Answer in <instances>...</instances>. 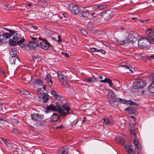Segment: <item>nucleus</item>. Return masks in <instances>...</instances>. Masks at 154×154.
Wrapping results in <instances>:
<instances>
[{
	"mask_svg": "<svg viewBox=\"0 0 154 154\" xmlns=\"http://www.w3.org/2000/svg\"><path fill=\"white\" fill-rule=\"evenodd\" d=\"M117 42L120 45H124L128 42V39L127 36H126L125 39H118L117 40Z\"/></svg>",
	"mask_w": 154,
	"mask_h": 154,
	"instance_id": "412c9836",
	"label": "nucleus"
},
{
	"mask_svg": "<svg viewBox=\"0 0 154 154\" xmlns=\"http://www.w3.org/2000/svg\"><path fill=\"white\" fill-rule=\"evenodd\" d=\"M58 107H56L53 104H51L50 105L46 107V109L47 111H49L50 110H51L52 111H58Z\"/></svg>",
	"mask_w": 154,
	"mask_h": 154,
	"instance_id": "6ab92c4d",
	"label": "nucleus"
},
{
	"mask_svg": "<svg viewBox=\"0 0 154 154\" xmlns=\"http://www.w3.org/2000/svg\"><path fill=\"white\" fill-rule=\"evenodd\" d=\"M85 81L87 82H95L97 81L96 78L94 75H93L91 77H89L85 79Z\"/></svg>",
	"mask_w": 154,
	"mask_h": 154,
	"instance_id": "aec40b11",
	"label": "nucleus"
},
{
	"mask_svg": "<svg viewBox=\"0 0 154 154\" xmlns=\"http://www.w3.org/2000/svg\"><path fill=\"white\" fill-rule=\"evenodd\" d=\"M106 7V5H101L97 7V8L99 9L100 10H101L104 9Z\"/></svg>",
	"mask_w": 154,
	"mask_h": 154,
	"instance_id": "58836bf2",
	"label": "nucleus"
},
{
	"mask_svg": "<svg viewBox=\"0 0 154 154\" xmlns=\"http://www.w3.org/2000/svg\"><path fill=\"white\" fill-rule=\"evenodd\" d=\"M51 94L54 96V98H55L58 95L57 93L54 90L51 91Z\"/></svg>",
	"mask_w": 154,
	"mask_h": 154,
	"instance_id": "a19ab883",
	"label": "nucleus"
},
{
	"mask_svg": "<svg viewBox=\"0 0 154 154\" xmlns=\"http://www.w3.org/2000/svg\"><path fill=\"white\" fill-rule=\"evenodd\" d=\"M146 34L147 38L152 42L154 41V32H153L152 30L151 29H147Z\"/></svg>",
	"mask_w": 154,
	"mask_h": 154,
	"instance_id": "9b49d317",
	"label": "nucleus"
},
{
	"mask_svg": "<svg viewBox=\"0 0 154 154\" xmlns=\"http://www.w3.org/2000/svg\"><path fill=\"white\" fill-rule=\"evenodd\" d=\"M0 120L1 121H5V120L2 118H0Z\"/></svg>",
	"mask_w": 154,
	"mask_h": 154,
	"instance_id": "4d7b16f0",
	"label": "nucleus"
},
{
	"mask_svg": "<svg viewBox=\"0 0 154 154\" xmlns=\"http://www.w3.org/2000/svg\"><path fill=\"white\" fill-rule=\"evenodd\" d=\"M17 57L15 56H12L10 59V62L11 64H14L17 60Z\"/></svg>",
	"mask_w": 154,
	"mask_h": 154,
	"instance_id": "2f4dec72",
	"label": "nucleus"
},
{
	"mask_svg": "<svg viewBox=\"0 0 154 154\" xmlns=\"http://www.w3.org/2000/svg\"><path fill=\"white\" fill-rule=\"evenodd\" d=\"M2 74L4 75H5V72L4 71H3L2 72Z\"/></svg>",
	"mask_w": 154,
	"mask_h": 154,
	"instance_id": "0e129e2a",
	"label": "nucleus"
},
{
	"mask_svg": "<svg viewBox=\"0 0 154 154\" xmlns=\"http://www.w3.org/2000/svg\"><path fill=\"white\" fill-rule=\"evenodd\" d=\"M12 131L13 132H15V133H18V130L14 128H13L12 129Z\"/></svg>",
	"mask_w": 154,
	"mask_h": 154,
	"instance_id": "a18cd8bd",
	"label": "nucleus"
},
{
	"mask_svg": "<svg viewBox=\"0 0 154 154\" xmlns=\"http://www.w3.org/2000/svg\"><path fill=\"white\" fill-rule=\"evenodd\" d=\"M11 32L13 38H10L9 40L10 45H19L24 42L25 39L23 38L20 39L21 38L20 35L17 33L16 31H13Z\"/></svg>",
	"mask_w": 154,
	"mask_h": 154,
	"instance_id": "f257e3e1",
	"label": "nucleus"
},
{
	"mask_svg": "<svg viewBox=\"0 0 154 154\" xmlns=\"http://www.w3.org/2000/svg\"><path fill=\"white\" fill-rule=\"evenodd\" d=\"M69 10L72 13L75 14L80 13V8L77 5L75 4H70L69 6Z\"/></svg>",
	"mask_w": 154,
	"mask_h": 154,
	"instance_id": "6e6552de",
	"label": "nucleus"
},
{
	"mask_svg": "<svg viewBox=\"0 0 154 154\" xmlns=\"http://www.w3.org/2000/svg\"><path fill=\"white\" fill-rule=\"evenodd\" d=\"M128 154H136L135 152L134 151L130 152H129Z\"/></svg>",
	"mask_w": 154,
	"mask_h": 154,
	"instance_id": "3c124183",
	"label": "nucleus"
},
{
	"mask_svg": "<svg viewBox=\"0 0 154 154\" xmlns=\"http://www.w3.org/2000/svg\"><path fill=\"white\" fill-rule=\"evenodd\" d=\"M131 133L133 135L132 139L134 143L135 148L139 150H142V147L141 144L139 142L138 140L137 137L136 136L135 133L134 129H131L130 131Z\"/></svg>",
	"mask_w": 154,
	"mask_h": 154,
	"instance_id": "39448f33",
	"label": "nucleus"
},
{
	"mask_svg": "<svg viewBox=\"0 0 154 154\" xmlns=\"http://www.w3.org/2000/svg\"><path fill=\"white\" fill-rule=\"evenodd\" d=\"M80 16L83 17H86L89 15V12L86 10L81 11L79 14Z\"/></svg>",
	"mask_w": 154,
	"mask_h": 154,
	"instance_id": "393cba45",
	"label": "nucleus"
},
{
	"mask_svg": "<svg viewBox=\"0 0 154 154\" xmlns=\"http://www.w3.org/2000/svg\"><path fill=\"white\" fill-rule=\"evenodd\" d=\"M79 121V119H76L74 121H73L72 123H71V125L72 127H73L75 126L76 125V124Z\"/></svg>",
	"mask_w": 154,
	"mask_h": 154,
	"instance_id": "ea45409f",
	"label": "nucleus"
},
{
	"mask_svg": "<svg viewBox=\"0 0 154 154\" xmlns=\"http://www.w3.org/2000/svg\"><path fill=\"white\" fill-rule=\"evenodd\" d=\"M109 101L114 107H117L119 103V98L113 93L112 91H109L108 93Z\"/></svg>",
	"mask_w": 154,
	"mask_h": 154,
	"instance_id": "f03ea898",
	"label": "nucleus"
},
{
	"mask_svg": "<svg viewBox=\"0 0 154 154\" xmlns=\"http://www.w3.org/2000/svg\"><path fill=\"white\" fill-rule=\"evenodd\" d=\"M60 118V116L56 113H54L51 118V120L53 122H56Z\"/></svg>",
	"mask_w": 154,
	"mask_h": 154,
	"instance_id": "5701e85b",
	"label": "nucleus"
},
{
	"mask_svg": "<svg viewBox=\"0 0 154 154\" xmlns=\"http://www.w3.org/2000/svg\"><path fill=\"white\" fill-rule=\"evenodd\" d=\"M151 43L148 38H141L138 41V45L142 48H144L150 46Z\"/></svg>",
	"mask_w": 154,
	"mask_h": 154,
	"instance_id": "423d86ee",
	"label": "nucleus"
},
{
	"mask_svg": "<svg viewBox=\"0 0 154 154\" xmlns=\"http://www.w3.org/2000/svg\"><path fill=\"white\" fill-rule=\"evenodd\" d=\"M98 52H101L103 54H105L106 53V51L104 50H103L102 49H99L98 50Z\"/></svg>",
	"mask_w": 154,
	"mask_h": 154,
	"instance_id": "37998d69",
	"label": "nucleus"
},
{
	"mask_svg": "<svg viewBox=\"0 0 154 154\" xmlns=\"http://www.w3.org/2000/svg\"><path fill=\"white\" fill-rule=\"evenodd\" d=\"M33 58L34 60H35L37 59V58L35 57H33Z\"/></svg>",
	"mask_w": 154,
	"mask_h": 154,
	"instance_id": "774afa93",
	"label": "nucleus"
},
{
	"mask_svg": "<svg viewBox=\"0 0 154 154\" xmlns=\"http://www.w3.org/2000/svg\"><path fill=\"white\" fill-rule=\"evenodd\" d=\"M103 123L104 125H112V120L107 117L104 118L103 119Z\"/></svg>",
	"mask_w": 154,
	"mask_h": 154,
	"instance_id": "a211bd4d",
	"label": "nucleus"
},
{
	"mask_svg": "<svg viewBox=\"0 0 154 154\" xmlns=\"http://www.w3.org/2000/svg\"><path fill=\"white\" fill-rule=\"evenodd\" d=\"M61 54L64 55L66 57H69V56L68 53H65L64 52H62Z\"/></svg>",
	"mask_w": 154,
	"mask_h": 154,
	"instance_id": "c03bdc74",
	"label": "nucleus"
},
{
	"mask_svg": "<svg viewBox=\"0 0 154 154\" xmlns=\"http://www.w3.org/2000/svg\"><path fill=\"white\" fill-rule=\"evenodd\" d=\"M98 50H99L95 48H91V51L93 52L95 51L98 52Z\"/></svg>",
	"mask_w": 154,
	"mask_h": 154,
	"instance_id": "79ce46f5",
	"label": "nucleus"
},
{
	"mask_svg": "<svg viewBox=\"0 0 154 154\" xmlns=\"http://www.w3.org/2000/svg\"><path fill=\"white\" fill-rule=\"evenodd\" d=\"M27 4L29 7L32 5V4H31L28 3Z\"/></svg>",
	"mask_w": 154,
	"mask_h": 154,
	"instance_id": "e2e57ef3",
	"label": "nucleus"
},
{
	"mask_svg": "<svg viewBox=\"0 0 154 154\" xmlns=\"http://www.w3.org/2000/svg\"><path fill=\"white\" fill-rule=\"evenodd\" d=\"M9 51L10 54L12 56H15L17 55L16 49L14 48L10 49Z\"/></svg>",
	"mask_w": 154,
	"mask_h": 154,
	"instance_id": "7c9ffc66",
	"label": "nucleus"
},
{
	"mask_svg": "<svg viewBox=\"0 0 154 154\" xmlns=\"http://www.w3.org/2000/svg\"><path fill=\"white\" fill-rule=\"evenodd\" d=\"M86 119L85 117L83 118V119L82 120V123H84V122H85L86 120Z\"/></svg>",
	"mask_w": 154,
	"mask_h": 154,
	"instance_id": "864d4df0",
	"label": "nucleus"
},
{
	"mask_svg": "<svg viewBox=\"0 0 154 154\" xmlns=\"http://www.w3.org/2000/svg\"><path fill=\"white\" fill-rule=\"evenodd\" d=\"M114 15V13L110 11H108L103 13L101 16L106 20L110 19Z\"/></svg>",
	"mask_w": 154,
	"mask_h": 154,
	"instance_id": "f8f14e48",
	"label": "nucleus"
},
{
	"mask_svg": "<svg viewBox=\"0 0 154 154\" xmlns=\"http://www.w3.org/2000/svg\"><path fill=\"white\" fill-rule=\"evenodd\" d=\"M35 85H42L43 82L40 79H36L34 82Z\"/></svg>",
	"mask_w": 154,
	"mask_h": 154,
	"instance_id": "c9c22d12",
	"label": "nucleus"
},
{
	"mask_svg": "<svg viewBox=\"0 0 154 154\" xmlns=\"http://www.w3.org/2000/svg\"><path fill=\"white\" fill-rule=\"evenodd\" d=\"M98 77L100 79H103V76L101 75H99L98 76Z\"/></svg>",
	"mask_w": 154,
	"mask_h": 154,
	"instance_id": "bf43d9fd",
	"label": "nucleus"
},
{
	"mask_svg": "<svg viewBox=\"0 0 154 154\" xmlns=\"http://www.w3.org/2000/svg\"><path fill=\"white\" fill-rule=\"evenodd\" d=\"M45 82L48 84L49 86L50 87L52 85L53 83L51 78L50 74L48 73L45 79Z\"/></svg>",
	"mask_w": 154,
	"mask_h": 154,
	"instance_id": "2eb2a0df",
	"label": "nucleus"
},
{
	"mask_svg": "<svg viewBox=\"0 0 154 154\" xmlns=\"http://www.w3.org/2000/svg\"><path fill=\"white\" fill-rule=\"evenodd\" d=\"M124 147L128 152V153L133 151V146L132 145H125Z\"/></svg>",
	"mask_w": 154,
	"mask_h": 154,
	"instance_id": "c85d7f7f",
	"label": "nucleus"
},
{
	"mask_svg": "<svg viewBox=\"0 0 154 154\" xmlns=\"http://www.w3.org/2000/svg\"><path fill=\"white\" fill-rule=\"evenodd\" d=\"M31 38L33 40H35L36 39V38H35V37H31Z\"/></svg>",
	"mask_w": 154,
	"mask_h": 154,
	"instance_id": "13d9d810",
	"label": "nucleus"
},
{
	"mask_svg": "<svg viewBox=\"0 0 154 154\" xmlns=\"http://www.w3.org/2000/svg\"><path fill=\"white\" fill-rule=\"evenodd\" d=\"M38 39L42 41V42L40 43L41 47L42 48L45 50H47L48 49L50 46H51L46 40H44L40 37H39Z\"/></svg>",
	"mask_w": 154,
	"mask_h": 154,
	"instance_id": "9d476101",
	"label": "nucleus"
},
{
	"mask_svg": "<svg viewBox=\"0 0 154 154\" xmlns=\"http://www.w3.org/2000/svg\"><path fill=\"white\" fill-rule=\"evenodd\" d=\"M49 96L47 94L44 93L42 97V100L44 103L47 102L48 100Z\"/></svg>",
	"mask_w": 154,
	"mask_h": 154,
	"instance_id": "473e14b6",
	"label": "nucleus"
},
{
	"mask_svg": "<svg viewBox=\"0 0 154 154\" xmlns=\"http://www.w3.org/2000/svg\"><path fill=\"white\" fill-rule=\"evenodd\" d=\"M57 75L59 79L63 81L66 80V77L60 71L57 72Z\"/></svg>",
	"mask_w": 154,
	"mask_h": 154,
	"instance_id": "4be33fe9",
	"label": "nucleus"
},
{
	"mask_svg": "<svg viewBox=\"0 0 154 154\" xmlns=\"http://www.w3.org/2000/svg\"><path fill=\"white\" fill-rule=\"evenodd\" d=\"M62 107L66 112H65L62 109L58 107V112L60 114L61 116H66L67 115L69 114V111L70 110L71 108L70 105L68 103H65L62 105Z\"/></svg>",
	"mask_w": 154,
	"mask_h": 154,
	"instance_id": "20e7f679",
	"label": "nucleus"
},
{
	"mask_svg": "<svg viewBox=\"0 0 154 154\" xmlns=\"http://www.w3.org/2000/svg\"><path fill=\"white\" fill-rule=\"evenodd\" d=\"M154 77V75L153 76ZM149 91L152 93H154V80L148 87Z\"/></svg>",
	"mask_w": 154,
	"mask_h": 154,
	"instance_id": "c756f323",
	"label": "nucleus"
},
{
	"mask_svg": "<svg viewBox=\"0 0 154 154\" xmlns=\"http://www.w3.org/2000/svg\"><path fill=\"white\" fill-rule=\"evenodd\" d=\"M120 66L126 68V69H129L130 72L133 73V70L131 69H130V65L129 64H127L125 62H123L121 63Z\"/></svg>",
	"mask_w": 154,
	"mask_h": 154,
	"instance_id": "bb28decb",
	"label": "nucleus"
},
{
	"mask_svg": "<svg viewBox=\"0 0 154 154\" xmlns=\"http://www.w3.org/2000/svg\"><path fill=\"white\" fill-rule=\"evenodd\" d=\"M131 117L133 118L134 120H135V119H136L134 116H131Z\"/></svg>",
	"mask_w": 154,
	"mask_h": 154,
	"instance_id": "69168bd1",
	"label": "nucleus"
},
{
	"mask_svg": "<svg viewBox=\"0 0 154 154\" xmlns=\"http://www.w3.org/2000/svg\"><path fill=\"white\" fill-rule=\"evenodd\" d=\"M149 20H145L141 21L142 22V23H147L148 22Z\"/></svg>",
	"mask_w": 154,
	"mask_h": 154,
	"instance_id": "8fccbe9b",
	"label": "nucleus"
},
{
	"mask_svg": "<svg viewBox=\"0 0 154 154\" xmlns=\"http://www.w3.org/2000/svg\"><path fill=\"white\" fill-rule=\"evenodd\" d=\"M21 94H24L26 95H28L30 94V93L28 91L24 90L21 91H20Z\"/></svg>",
	"mask_w": 154,
	"mask_h": 154,
	"instance_id": "4c0bfd02",
	"label": "nucleus"
},
{
	"mask_svg": "<svg viewBox=\"0 0 154 154\" xmlns=\"http://www.w3.org/2000/svg\"><path fill=\"white\" fill-rule=\"evenodd\" d=\"M100 81L102 83H108L110 87L112 86V81L109 78H105L104 79L100 80Z\"/></svg>",
	"mask_w": 154,
	"mask_h": 154,
	"instance_id": "b1692460",
	"label": "nucleus"
},
{
	"mask_svg": "<svg viewBox=\"0 0 154 154\" xmlns=\"http://www.w3.org/2000/svg\"><path fill=\"white\" fill-rule=\"evenodd\" d=\"M116 140L118 142L120 143L122 146H124L125 145V140L122 138L120 137H118L116 138Z\"/></svg>",
	"mask_w": 154,
	"mask_h": 154,
	"instance_id": "72a5a7b5",
	"label": "nucleus"
},
{
	"mask_svg": "<svg viewBox=\"0 0 154 154\" xmlns=\"http://www.w3.org/2000/svg\"><path fill=\"white\" fill-rule=\"evenodd\" d=\"M32 27L35 29H36L38 28L35 25L32 26Z\"/></svg>",
	"mask_w": 154,
	"mask_h": 154,
	"instance_id": "603ef678",
	"label": "nucleus"
},
{
	"mask_svg": "<svg viewBox=\"0 0 154 154\" xmlns=\"http://www.w3.org/2000/svg\"><path fill=\"white\" fill-rule=\"evenodd\" d=\"M57 100L60 101H63L65 100V98L63 96L58 94L55 98Z\"/></svg>",
	"mask_w": 154,
	"mask_h": 154,
	"instance_id": "e433bc0d",
	"label": "nucleus"
},
{
	"mask_svg": "<svg viewBox=\"0 0 154 154\" xmlns=\"http://www.w3.org/2000/svg\"><path fill=\"white\" fill-rule=\"evenodd\" d=\"M37 5L41 7L47 4V0H38L37 2Z\"/></svg>",
	"mask_w": 154,
	"mask_h": 154,
	"instance_id": "a878e982",
	"label": "nucleus"
},
{
	"mask_svg": "<svg viewBox=\"0 0 154 154\" xmlns=\"http://www.w3.org/2000/svg\"><path fill=\"white\" fill-rule=\"evenodd\" d=\"M66 86H65L66 88H68L69 87V84L66 82Z\"/></svg>",
	"mask_w": 154,
	"mask_h": 154,
	"instance_id": "5fc2aeb1",
	"label": "nucleus"
},
{
	"mask_svg": "<svg viewBox=\"0 0 154 154\" xmlns=\"http://www.w3.org/2000/svg\"><path fill=\"white\" fill-rule=\"evenodd\" d=\"M128 42H130L132 43L135 42L137 40L136 36L137 33L132 31H131L128 33Z\"/></svg>",
	"mask_w": 154,
	"mask_h": 154,
	"instance_id": "1a4fd4ad",
	"label": "nucleus"
},
{
	"mask_svg": "<svg viewBox=\"0 0 154 154\" xmlns=\"http://www.w3.org/2000/svg\"><path fill=\"white\" fill-rule=\"evenodd\" d=\"M117 124L122 129H124L126 127L125 120L124 119H122L120 121L118 122Z\"/></svg>",
	"mask_w": 154,
	"mask_h": 154,
	"instance_id": "dca6fc26",
	"label": "nucleus"
},
{
	"mask_svg": "<svg viewBox=\"0 0 154 154\" xmlns=\"http://www.w3.org/2000/svg\"><path fill=\"white\" fill-rule=\"evenodd\" d=\"M146 84V82L145 80L139 79L134 82V87L135 89H141L145 87Z\"/></svg>",
	"mask_w": 154,
	"mask_h": 154,
	"instance_id": "0eeeda50",
	"label": "nucleus"
},
{
	"mask_svg": "<svg viewBox=\"0 0 154 154\" xmlns=\"http://www.w3.org/2000/svg\"><path fill=\"white\" fill-rule=\"evenodd\" d=\"M5 122V121H1L0 122V123L2 124L4 123Z\"/></svg>",
	"mask_w": 154,
	"mask_h": 154,
	"instance_id": "680f3d73",
	"label": "nucleus"
},
{
	"mask_svg": "<svg viewBox=\"0 0 154 154\" xmlns=\"http://www.w3.org/2000/svg\"><path fill=\"white\" fill-rule=\"evenodd\" d=\"M2 140L5 143L8 147H11L13 146V145L11 143L8 142L7 140L3 137H1Z\"/></svg>",
	"mask_w": 154,
	"mask_h": 154,
	"instance_id": "f704fd0d",
	"label": "nucleus"
},
{
	"mask_svg": "<svg viewBox=\"0 0 154 154\" xmlns=\"http://www.w3.org/2000/svg\"><path fill=\"white\" fill-rule=\"evenodd\" d=\"M58 40L57 41V42H61V40H60V38H61V36L60 35H58Z\"/></svg>",
	"mask_w": 154,
	"mask_h": 154,
	"instance_id": "09e8293b",
	"label": "nucleus"
},
{
	"mask_svg": "<svg viewBox=\"0 0 154 154\" xmlns=\"http://www.w3.org/2000/svg\"><path fill=\"white\" fill-rule=\"evenodd\" d=\"M6 30L9 31L10 33L8 32L4 33L3 35H0V39H2V40L4 39H6L8 38L9 37L12 36L11 32L12 30H8V29Z\"/></svg>",
	"mask_w": 154,
	"mask_h": 154,
	"instance_id": "ddd939ff",
	"label": "nucleus"
},
{
	"mask_svg": "<svg viewBox=\"0 0 154 154\" xmlns=\"http://www.w3.org/2000/svg\"><path fill=\"white\" fill-rule=\"evenodd\" d=\"M37 45V43L34 41L29 42L28 44V46L30 48L33 49L35 48Z\"/></svg>",
	"mask_w": 154,
	"mask_h": 154,
	"instance_id": "cd10ccee",
	"label": "nucleus"
},
{
	"mask_svg": "<svg viewBox=\"0 0 154 154\" xmlns=\"http://www.w3.org/2000/svg\"><path fill=\"white\" fill-rule=\"evenodd\" d=\"M96 14V13H95V12H93L92 14H91V15H92V16L93 17H96V15H95Z\"/></svg>",
	"mask_w": 154,
	"mask_h": 154,
	"instance_id": "de8ad7c7",
	"label": "nucleus"
},
{
	"mask_svg": "<svg viewBox=\"0 0 154 154\" xmlns=\"http://www.w3.org/2000/svg\"><path fill=\"white\" fill-rule=\"evenodd\" d=\"M120 102L123 103H126L127 104H130L133 105H138V103L132 101L131 100H126L119 98V102Z\"/></svg>",
	"mask_w": 154,
	"mask_h": 154,
	"instance_id": "4468645a",
	"label": "nucleus"
},
{
	"mask_svg": "<svg viewBox=\"0 0 154 154\" xmlns=\"http://www.w3.org/2000/svg\"><path fill=\"white\" fill-rule=\"evenodd\" d=\"M30 116L33 120L36 122H36L35 124V125L37 127H40L44 125V122L42 121L44 116L43 115L34 113L31 114Z\"/></svg>",
	"mask_w": 154,
	"mask_h": 154,
	"instance_id": "7ed1b4c3",
	"label": "nucleus"
},
{
	"mask_svg": "<svg viewBox=\"0 0 154 154\" xmlns=\"http://www.w3.org/2000/svg\"><path fill=\"white\" fill-rule=\"evenodd\" d=\"M81 127V126H79L78 128H75V130H78L80 129Z\"/></svg>",
	"mask_w": 154,
	"mask_h": 154,
	"instance_id": "6e6d98bb",
	"label": "nucleus"
},
{
	"mask_svg": "<svg viewBox=\"0 0 154 154\" xmlns=\"http://www.w3.org/2000/svg\"><path fill=\"white\" fill-rule=\"evenodd\" d=\"M137 19V18L136 17H132L131 18V19H132V20L136 19Z\"/></svg>",
	"mask_w": 154,
	"mask_h": 154,
	"instance_id": "338daca9",
	"label": "nucleus"
},
{
	"mask_svg": "<svg viewBox=\"0 0 154 154\" xmlns=\"http://www.w3.org/2000/svg\"><path fill=\"white\" fill-rule=\"evenodd\" d=\"M63 127V125H60L56 127V128H62Z\"/></svg>",
	"mask_w": 154,
	"mask_h": 154,
	"instance_id": "49530a36",
	"label": "nucleus"
},
{
	"mask_svg": "<svg viewBox=\"0 0 154 154\" xmlns=\"http://www.w3.org/2000/svg\"><path fill=\"white\" fill-rule=\"evenodd\" d=\"M59 153L60 154H68L69 153V149L65 146H63L60 148Z\"/></svg>",
	"mask_w": 154,
	"mask_h": 154,
	"instance_id": "f3484780",
	"label": "nucleus"
},
{
	"mask_svg": "<svg viewBox=\"0 0 154 154\" xmlns=\"http://www.w3.org/2000/svg\"><path fill=\"white\" fill-rule=\"evenodd\" d=\"M120 29H121V30H124V28L123 27V26H121L120 28Z\"/></svg>",
	"mask_w": 154,
	"mask_h": 154,
	"instance_id": "052dcab7",
	"label": "nucleus"
}]
</instances>
